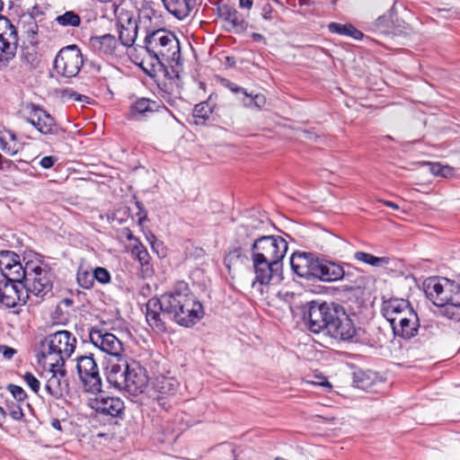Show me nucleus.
Returning <instances> with one entry per match:
<instances>
[{
	"mask_svg": "<svg viewBox=\"0 0 460 460\" xmlns=\"http://www.w3.org/2000/svg\"><path fill=\"white\" fill-rule=\"evenodd\" d=\"M146 309V319L149 326L162 332L167 330L164 318L190 328L199 322L205 314L202 304L184 281H178L171 291L161 295L160 297L148 299Z\"/></svg>",
	"mask_w": 460,
	"mask_h": 460,
	"instance_id": "obj_1",
	"label": "nucleus"
},
{
	"mask_svg": "<svg viewBox=\"0 0 460 460\" xmlns=\"http://www.w3.org/2000/svg\"><path fill=\"white\" fill-rule=\"evenodd\" d=\"M287 241L279 235H260L252 244L251 259L255 274L252 287L256 284L268 285L275 277H279L282 261L288 252Z\"/></svg>",
	"mask_w": 460,
	"mask_h": 460,
	"instance_id": "obj_2",
	"label": "nucleus"
},
{
	"mask_svg": "<svg viewBox=\"0 0 460 460\" xmlns=\"http://www.w3.org/2000/svg\"><path fill=\"white\" fill-rule=\"evenodd\" d=\"M145 49L149 57L155 61L152 63V71L155 73V66L168 75L165 62L178 61L181 58L180 43L177 37L171 31L159 29L147 32L145 40Z\"/></svg>",
	"mask_w": 460,
	"mask_h": 460,
	"instance_id": "obj_3",
	"label": "nucleus"
},
{
	"mask_svg": "<svg viewBox=\"0 0 460 460\" xmlns=\"http://www.w3.org/2000/svg\"><path fill=\"white\" fill-rule=\"evenodd\" d=\"M426 296L439 307L460 308V275L456 279L430 277L424 280Z\"/></svg>",
	"mask_w": 460,
	"mask_h": 460,
	"instance_id": "obj_4",
	"label": "nucleus"
},
{
	"mask_svg": "<svg viewBox=\"0 0 460 460\" xmlns=\"http://www.w3.org/2000/svg\"><path fill=\"white\" fill-rule=\"evenodd\" d=\"M41 355L46 363H58L64 366L76 347V338L68 331H57L49 334L40 342Z\"/></svg>",
	"mask_w": 460,
	"mask_h": 460,
	"instance_id": "obj_5",
	"label": "nucleus"
},
{
	"mask_svg": "<svg viewBox=\"0 0 460 460\" xmlns=\"http://www.w3.org/2000/svg\"><path fill=\"white\" fill-rule=\"evenodd\" d=\"M21 282L27 295L43 297L52 291L53 273L48 264L40 261H28L24 264Z\"/></svg>",
	"mask_w": 460,
	"mask_h": 460,
	"instance_id": "obj_6",
	"label": "nucleus"
},
{
	"mask_svg": "<svg viewBox=\"0 0 460 460\" xmlns=\"http://www.w3.org/2000/svg\"><path fill=\"white\" fill-rule=\"evenodd\" d=\"M339 305L335 303L308 302L303 306V322L311 332H326Z\"/></svg>",
	"mask_w": 460,
	"mask_h": 460,
	"instance_id": "obj_7",
	"label": "nucleus"
},
{
	"mask_svg": "<svg viewBox=\"0 0 460 460\" xmlns=\"http://www.w3.org/2000/svg\"><path fill=\"white\" fill-rule=\"evenodd\" d=\"M41 57L33 46L22 47L18 58L8 70V75L18 83H26L31 80L37 71L41 68Z\"/></svg>",
	"mask_w": 460,
	"mask_h": 460,
	"instance_id": "obj_8",
	"label": "nucleus"
},
{
	"mask_svg": "<svg viewBox=\"0 0 460 460\" xmlns=\"http://www.w3.org/2000/svg\"><path fill=\"white\" fill-rule=\"evenodd\" d=\"M84 65V58L78 46L73 44L62 48L54 60V69L65 78L75 77Z\"/></svg>",
	"mask_w": 460,
	"mask_h": 460,
	"instance_id": "obj_9",
	"label": "nucleus"
},
{
	"mask_svg": "<svg viewBox=\"0 0 460 460\" xmlns=\"http://www.w3.org/2000/svg\"><path fill=\"white\" fill-rule=\"evenodd\" d=\"M76 370L86 393L97 394L102 392V376L93 354L77 357Z\"/></svg>",
	"mask_w": 460,
	"mask_h": 460,
	"instance_id": "obj_10",
	"label": "nucleus"
},
{
	"mask_svg": "<svg viewBox=\"0 0 460 460\" xmlns=\"http://www.w3.org/2000/svg\"><path fill=\"white\" fill-rule=\"evenodd\" d=\"M18 32L11 21L0 14V67L7 66L15 57Z\"/></svg>",
	"mask_w": 460,
	"mask_h": 460,
	"instance_id": "obj_11",
	"label": "nucleus"
},
{
	"mask_svg": "<svg viewBox=\"0 0 460 460\" xmlns=\"http://www.w3.org/2000/svg\"><path fill=\"white\" fill-rule=\"evenodd\" d=\"M31 111L25 121L32 125L39 132L43 135L57 136L61 139L66 138V130L61 128L55 119L43 108L31 103Z\"/></svg>",
	"mask_w": 460,
	"mask_h": 460,
	"instance_id": "obj_12",
	"label": "nucleus"
},
{
	"mask_svg": "<svg viewBox=\"0 0 460 460\" xmlns=\"http://www.w3.org/2000/svg\"><path fill=\"white\" fill-rule=\"evenodd\" d=\"M49 367L50 376L47 379L44 391L53 399L60 400L68 394L69 384L66 378V370L65 365L58 363H47Z\"/></svg>",
	"mask_w": 460,
	"mask_h": 460,
	"instance_id": "obj_13",
	"label": "nucleus"
},
{
	"mask_svg": "<svg viewBox=\"0 0 460 460\" xmlns=\"http://www.w3.org/2000/svg\"><path fill=\"white\" fill-rule=\"evenodd\" d=\"M357 330L353 321L345 312L341 305H339L337 312L329 324L326 334L340 341H350L356 335Z\"/></svg>",
	"mask_w": 460,
	"mask_h": 460,
	"instance_id": "obj_14",
	"label": "nucleus"
},
{
	"mask_svg": "<svg viewBox=\"0 0 460 460\" xmlns=\"http://www.w3.org/2000/svg\"><path fill=\"white\" fill-rule=\"evenodd\" d=\"M382 313L392 327L403 320L418 315L410 302L402 298H391L385 301Z\"/></svg>",
	"mask_w": 460,
	"mask_h": 460,
	"instance_id": "obj_15",
	"label": "nucleus"
},
{
	"mask_svg": "<svg viewBox=\"0 0 460 460\" xmlns=\"http://www.w3.org/2000/svg\"><path fill=\"white\" fill-rule=\"evenodd\" d=\"M28 295L21 280L4 279L0 281V305L13 308L19 304H25Z\"/></svg>",
	"mask_w": 460,
	"mask_h": 460,
	"instance_id": "obj_16",
	"label": "nucleus"
},
{
	"mask_svg": "<svg viewBox=\"0 0 460 460\" xmlns=\"http://www.w3.org/2000/svg\"><path fill=\"white\" fill-rule=\"evenodd\" d=\"M319 261L320 258L312 252H295L290 258L294 273L307 280L314 279Z\"/></svg>",
	"mask_w": 460,
	"mask_h": 460,
	"instance_id": "obj_17",
	"label": "nucleus"
},
{
	"mask_svg": "<svg viewBox=\"0 0 460 460\" xmlns=\"http://www.w3.org/2000/svg\"><path fill=\"white\" fill-rule=\"evenodd\" d=\"M89 338L95 347L113 357L119 358L124 351L122 341L113 333L104 330L93 328L90 331Z\"/></svg>",
	"mask_w": 460,
	"mask_h": 460,
	"instance_id": "obj_18",
	"label": "nucleus"
},
{
	"mask_svg": "<svg viewBox=\"0 0 460 460\" xmlns=\"http://www.w3.org/2000/svg\"><path fill=\"white\" fill-rule=\"evenodd\" d=\"M163 111L172 115L171 111L167 109L162 102L140 97L129 106L128 119L137 121L145 120L150 114Z\"/></svg>",
	"mask_w": 460,
	"mask_h": 460,
	"instance_id": "obj_19",
	"label": "nucleus"
},
{
	"mask_svg": "<svg viewBox=\"0 0 460 460\" xmlns=\"http://www.w3.org/2000/svg\"><path fill=\"white\" fill-rule=\"evenodd\" d=\"M24 265L20 261V256L13 251L0 252V272L4 279L19 281L22 279Z\"/></svg>",
	"mask_w": 460,
	"mask_h": 460,
	"instance_id": "obj_20",
	"label": "nucleus"
},
{
	"mask_svg": "<svg viewBox=\"0 0 460 460\" xmlns=\"http://www.w3.org/2000/svg\"><path fill=\"white\" fill-rule=\"evenodd\" d=\"M218 15L226 22L225 28L227 31L243 33L246 31L248 23L235 8L224 4L218 8Z\"/></svg>",
	"mask_w": 460,
	"mask_h": 460,
	"instance_id": "obj_21",
	"label": "nucleus"
},
{
	"mask_svg": "<svg viewBox=\"0 0 460 460\" xmlns=\"http://www.w3.org/2000/svg\"><path fill=\"white\" fill-rule=\"evenodd\" d=\"M88 405L97 413L111 417L119 416L124 409L123 401L118 397L97 396L90 399Z\"/></svg>",
	"mask_w": 460,
	"mask_h": 460,
	"instance_id": "obj_22",
	"label": "nucleus"
},
{
	"mask_svg": "<svg viewBox=\"0 0 460 460\" xmlns=\"http://www.w3.org/2000/svg\"><path fill=\"white\" fill-rule=\"evenodd\" d=\"M343 267L332 261L320 259L314 279L323 282H334L349 277Z\"/></svg>",
	"mask_w": 460,
	"mask_h": 460,
	"instance_id": "obj_23",
	"label": "nucleus"
},
{
	"mask_svg": "<svg viewBox=\"0 0 460 460\" xmlns=\"http://www.w3.org/2000/svg\"><path fill=\"white\" fill-rule=\"evenodd\" d=\"M223 85L228 88L232 93L239 95L238 99L246 108H261L266 103V98L261 93H248L246 89L235 84L234 83L223 79Z\"/></svg>",
	"mask_w": 460,
	"mask_h": 460,
	"instance_id": "obj_24",
	"label": "nucleus"
},
{
	"mask_svg": "<svg viewBox=\"0 0 460 460\" xmlns=\"http://www.w3.org/2000/svg\"><path fill=\"white\" fill-rule=\"evenodd\" d=\"M19 28L24 37L22 47L33 46L38 49L39 47V26L35 18L31 15H22L19 21Z\"/></svg>",
	"mask_w": 460,
	"mask_h": 460,
	"instance_id": "obj_25",
	"label": "nucleus"
},
{
	"mask_svg": "<svg viewBox=\"0 0 460 460\" xmlns=\"http://www.w3.org/2000/svg\"><path fill=\"white\" fill-rule=\"evenodd\" d=\"M168 75L169 74L164 75V80L157 83V86L160 96L170 105H173L176 96L181 93V77L178 74L170 77Z\"/></svg>",
	"mask_w": 460,
	"mask_h": 460,
	"instance_id": "obj_26",
	"label": "nucleus"
},
{
	"mask_svg": "<svg viewBox=\"0 0 460 460\" xmlns=\"http://www.w3.org/2000/svg\"><path fill=\"white\" fill-rule=\"evenodd\" d=\"M89 44L97 55L110 57L114 55L118 41L114 35L108 33L102 36L91 37Z\"/></svg>",
	"mask_w": 460,
	"mask_h": 460,
	"instance_id": "obj_27",
	"label": "nucleus"
},
{
	"mask_svg": "<svg viewBox=\"0 0 460 460\" xmlns=\"http://www.w3.org/2000/svg\"><path fill=\"white\" fill-rule=\"evenodd\" d=\"M166 10L178 20L190 15L198 5V0H162Z\"/></svg>",
	"mask_w": 460,
	"mask_h": 460,
	"instance_id": "obj_28",
	"label": "nucleus"
},
{
	"mask_svg": "<svg viewBox=\"0 0 460 460\" xmlns=\"http://www.w3.org/2000/svg\"><path fill=\"white\" fill-rule=\"evenodd\" d=\"M128 363L122 364L114 363L107 367L106 378L107 381L115 388L119 390H126V376Z\"/></svg>",
	"mask_w": 460,
	"mask_h": 460,
	"instance_id": "obj_29",
	"label": "nucleus"
},
{
	"mask_svg": "<svg viewBox=\"0 0 460 460\" xmlns=\"http://www.w3.org/2000/svg\"><path fill=\"white\" fill-rule=\"evenodd\" d=\"M261 233L252 231L251 227L243 225L238 226L235 229L234 239L232 244L240 246L252 253V244L257 238H260Z\"/></svg>",
	"mask_w": 460,
	"mask_h": 460,
	"instance_id": "obj_30",
	"label": "nucleus"
},
{
	"mask_svg": "<svg viewBox=\"0 0 460 460\" xmlns=\"http://www.w3.org/2000/svg\"><path fill=\"white\" fill-rule=\"evenodd\" d=\"M419 328L420 319L418 315L403 320L392 327L395 336L405 340H410L415 337L418 334Z\"/></svg>",
	"mask_w": 460,
	"mask_h": 460,
	"instance_id": "obj_31",
	"label": "nucleus"
},
{
	"mask_svg": "<svg viewBox=\"0 0 460 460\" xmlns=\"http://www.w3.org/2000/svg\"><path fill=\"white\" fill-rule=\"evenodd\" d=\"M126 376V391L132 393L142 392L146 385V376L142 374V371L137 367H132L128 364Z\"/></svg>",
	"mask_w": 460,
	"mask_h": 460,
	"instance_id": "obj_32",
	"label": "nucleus"
},
{
	"mask_svg": "<svg viewBox=\"0 0 460 460\" xmlns=\"http://www.w3.org/2000/svg\"><path fill=\"white\" fill-rule=\"evenodd\" d=\"M131 254L138 261L139 264L141 265L143 276L145 278L152 276L153 266L150 262L151 256L141 242H137V244H133L131 248Z\"/></svg>",
	"mask_w": 460,
	"mask_h": 460,
	"instance_id": "obj_33",
	"label": "nucleus"
},
{
	"mask_svg": "<svg viewBox=\"0 0 460 460\" xmlns=\"http://www.w3.org/2000/svg\"><path fill=\"white\" fill-rule=\"evenodd\" d=\"M246 250L232 244L229 247L228 252L224 258V264L227 268L228 272H231L232 268L235 267L238 263H246L249 261L245 253Z\"/></svg>",
	"mask_w": 460,
	"mask_h": 460,
	"instance_id": "obj_34",
	"label": "nucleus"
},
{
	"mask_svg": "<svg viewBox=\"0 0 460 460\" xmlns=\"http://www.w3.org/2000/svg\"><path fill=\"white\" fill-rule=\"evenodd\" d=\"M217 94L210 93L207 101L196 104L193 109V116L204 121L208 120L217 106Z\"/></svg>",
	"mask_w": 460,
	"mask_h": 460,
	"instance_id": "obj_35",
	"label": "nucleus"
},
{
	"mask_svg": "<svg viewBox=\"0 0 460 460\" xmlns=\"http://www.w3.org/2000/svg\"><path fill=\"white\" fill-rule=\"evenodd\" d=\"M328 29L332 33L348 36L355 40H361L364 37L363 32L350 23L341 24L338 22H331L328 25Z\"/></svg>",
	"mask_w": 460,
	"mask_h": 460,
	"instance_id": "obj_36",
	"label": "nucleus"
},
{
	"mask_svg": "<svg viewBox=\"0 0 460 460\" xmlns=\"http://www.w3.org/2000/svg\"><path fill=\"white\" fill-rule=\"evenodd\" d=\"M155 387L163 395L173 394L178 388V382L173 377L162 376L155 379Z\"/></svg>",
	"mask_w": 460,
	"mask_h": 460,
	"instance_id": "obj_37",
	"label": "nucleus"
},
{
	"mask_svg": "<svg viewBox=\"0 0 460 460\" xmlns=\"http://www.w3.org/2000/svg\"><path fill=\"white\" fill-rule=\"evenodd\" d=\"M137 24L128 23V26L127 27L121 25L119 39L122 45L126 47L133 45L137 39Z\"/></svg>",
	"mask_w": 460,
	"mask_h": 460,
	"instance_id": "obj_38",
	"label": "nucleus"
},
{
	"mask_svg": "<svg viewBox=\"0 0 460 460\" xmlns=\"http://www.w3.org/2000/svg\"><path fill=\"white\" fill-rule=\"evenodd\" d=\"M354 258L358 261H362L366 264L375 267H379L387 264L389 261V259L386 257H376L371 253H367L365 252H356L354 253Z\"/></svg>",
	"mask_w": 460,
	"mask_h": 460,
	"instance_id": "obj_39",
	"label": "nucleus"
},
{
	"mask_svg": "<svg viewBox=\"0 0 460 460\" xmlns=\"http://www.w3.org/2000/svg\"><path fill=\"white\" fill-rule=\"evenodd\" d=\"M57 23L63 27H79L81 24L80 16L73 11H66L55 19Z\"/></svg>",
	"mask_w": 460,
	"mask_h": 460,
	"instance_id": "obj_40",
	"label": "nucleus"
},
{
	"mask_svg": "<svg viewBox=\"0 0 460 460\" xmlns=\"http://www.w3.org/2000/svg\"><path fill=\"white\" fill-rule=\"evenodd\" d=\"M429 172L435 176L450 178L455 174V169L449 165H444L440 163L427 162L425 164Z\"/></svg>",
	"mask_w": 460,
	"mask_h": 460,
	"instance_id": "obj_41",
	"label": "nucleus"
},
{
	"mask_svg": "<svg viewBox=\"0 0 460 460\" xmlns=\"http://www.w3.org/2000/svg\"><path fill=\"white\" fill-rule=\"evenodd\" d=\"M76 280L78 285L85 289H90L94 284L93 272L87 270L79 269L77 271Z\"/></svg>",
	"mask_w": 460,
	"mask_h": 460,
	"instance_id": "obj_42",
	"label": "nucleus"
},
{
	"mask_svg": "<svg viewBox=\"0 0 460 460\" xmlns=\"http://www.w3.org/2000/svg\"><path fill=\"white\" fill-rule=\"evenodd\" d=\"M93 280L98 281L100 284L105 285L111 282V277L109 270L102 267H96L93 270Z\"/></svg>",
	"mask_w": 460,
	"mask_h": 460,
	"instance_id": "obj_43",
	"label": "nucleus"
},
{
	"mask_svg": "<svg viewBox=\"0 0 460 460\" xmlns=\"http://www.w3.org/2000/svg\"><path fill=\"white\" fill-rule=\"evenodd\" d=\"M6 390L13 395V399L16 400L17 402H22L28 397L23 388L17 385L9 384L6 386Z\"/></svg>",
	"mask_w": 460,
	"mask_h": 460,
	"instance_id": "obj_44",
	"label": "nucleus"
},
{
	"mask_svg": "<svg viewBox=\"0 0 460 460\" xmlns=\"http://www.w3.org/2000/svg\"><path fill=\"white\" fill-rule=\"evenodd\" d=\"M23 380L34 394H39L40 382L32 373L26 372L23 375Z\"/></svg>",
	"mask_w": 460,
	"mask_h": 460,
	"instance_id": "obj_45",
	"label": "nucleus"
},
{
	"mask_svg": "<svg viewBox=\"0 0 460 460\" xmlns=\"http://www.w3.org/2000/svg\"><path fill=\"white\" fill-rule=\"evenodd\" d=\"M7 411L11 418L14 420H22L24 417L22 407L13 402L6 403Z\"/></svg>",
	"mask_w": 460,
	"mask_h": 460,
	"instance_id": "obj_46",
	"label": "nucleus"
},
{
	"mask_svg": "<svg viewBox=\"0 0 460 460\" xmlns=\"http://www.w3.org/2000/svg\"><path fill=\"white\" fill-rule=\"evenodd\" d=\"M135 199V205L137 208V212L136 213V216L137 217V224L139 226H142L143 223L147 219V211L146 210L144 205L142 202L137 199V198L134 196Z\"/></svg>",
	"mask_w": 460,
	"mask_h": 460,
	"instance_id": "obj_47",
	"label": "nucleus"
},
{
	"mask_svg": "<svg viewBox=\"0 0 460 460\" xmlns=\"http://www.w3.org/2000/svg\"><path fill=\"white\" fill-rule=\"evenodd\" d=\"M268 219H251L247 224H244L243 226L251 227L252 231H254L255 233H260L268 225Z\"/></svg>",
	"mask_w": 460,
	"mask_h": 460,
	"instance_id": "obj_48",
	"label": "nucleus"
},
{
	"mask_svg": "<svg viewBox=\"0 0 460 460\" xmlns=\"http://www.w3.org/2000/svg\"><path fill=\"white\" fill-rule=\"evenodd\" d=\"M16 353V349L6 345H0V354L3 355L4 358L10 360Z\"/></svg>",
	"mask_w": 460,
	"mask_h": 460,
	"instance_id": "obj_49",
	"label": "nucleus"
},
{
	"mask_svg": "<svg viewBox=\"0 0 460 460\" xmlns=\"http://www.w3.org/2000/svg\"><path fill=\"white\" fill-rule=\"evenodd\" d=\"M152 15H155L154 9L149 5L143 6L139 13V21L141 22L144 19L150 21Z\"/></svg>",
	"mask_w": 460,
	"mask_h": 460,
	"instance_id": "obj_50",
	"label": "nucleus"
},
{
	"mask_svg": "<svg viewBox=\"0 0 460 460\" xmlns=\"http://www.w3.org/2000/svg\"><path fill=\"white\" fill-rule=\"evenodd\" d=\"M58 161V158L52 155L49 156H44L40 161V164L44 169H49L51 168L55 163Z\"/></svg>",
	"mask_w": 460,
	"mask_h": 460,
	"instance_id": "obj_51",
	"label": "nucleus"
},
{
	"mask_svg": "<svg viewBox=\"0 0 460 460\" xmlns=\"http://www.w3.org/2000/svg\"><path fill=\"white\" fill-rule=\"evenodd\" d=\"M261 14L265 20L271 21L273 19V8L270 4H265L261 8Z\"/></svg>",
	"mask_w": 460,
	"mask_h": 460,
	"instance_id": "obj_52",
	"label": "nucleus"
},
{
	"mask_svg": "<svg viewBox=\"0 0 460 460\" xmlns=\"http://www.w3.org/2000/svg\"><path fill=\"white\" fill-rule=\"evenodd\" d=\"M365 374L362 372L354 374V382L358 388L366 389L367 387V383L363 378Z\"/></svg>",
	"mask_w": 460,
	"mask_h": 460,
	"instance_id": "obj_53",
	"label": "nucleus"
},
{
	"mask_svg": "<svg viewBox=\"0 0 460 460\" xmlns=\"http://www.w3.org/2000/svg\"><path fill=\"white\" fill-rule=\"evenodd\" d=\"M121 234L124 236L128 241H133L134 244H137V242H140L138 238H137L132 231L128 227H124L121 229Z\"/></svg>",
	"mask_w": 460,
	"mask_h": 460,
	"instance_id": "obj_54",
	"label": "nucleus"
},
{
	"mask_svg": "<svg viewBox=\"0 0 460 460\" xmlns=\"http://www.w3.org/2000/svg\"><path fill=\"white\" fill-rule=\"evenodd\" d=\"M66 93H67L69 94L70 98H72V99H74L75 101L84 102V101L88 99L87 96L80 94V93H78L76 92H74L72 90H66Z\"/></svg>",
	"mask_w": 460,
	"mask_h": 460,
	"instance_id": "obj_55",
	"label": "nucleus"
},
{
	"mask_svg": "<svg viewBox=\"0 0 460 460\" xmlns=\"http://www.w3.org/2000/svg\"><path fill=\"white\" fill-rule=\"evenodd\" d=\"M302 134H303V137L307 140H315L316 138L319 137L315 133H314L310 130H304L302 132Z\"/></svg>",
	"mask_w": 460,
	"mask_h": 460,
	"instance_id": "obj_56",
	"label": "nucleus"
},
{
	"mask_svg": "<svg viewBox=\"0 0 460 460\" xmlns=\"http://www.w3.org/2000/svg\"><path fill=\"white\" fill-rule=\"evenodd\" d=\"M0 145L3 151L6 152L9 155H15L16 151L11 149L9 146H7V143L4 141L2 138H0Z\"/></svg>",
	"mask_w": 460,
	"mask_h": 460,
	"instance_id": "obj_57",
	"label": "nucleus"
},
{
	"mask_svg": "<svg viewBox=\"0 0 460 460\" xmlns=\"http://www.w3.org/2000/svg\"><path fill=\"white\" fill-rule=\"evenodd\" d=\"M253 4V0H239V5L242 8L251 9Z\"/></svg>",
	"mask_w": 460,
	"mask_h": 460,
	"instance_id": "obj_58",
	"label": "nucleus"
},
{
	"mask_svg": "<svg viewBox=\"0 0 460 460\" xmlns=\"http://www.w3.org/2000/svg\"><path fill=\"white\" fill-rule=\"evenodd\" d=\"M251 37H252V39L254 41H258V42L262 41L263 43H266V42H265V38H264V37H263V35H262V34H261V33L253 32V33H252Z\"/></svg>",
	"mask_w": 460,
	"mask_h": 460,
	"instance_id": "obj_59",
	"label": "nucleus"
},
{
	"mask_svg": "<svg viewBox=\"0 0 460 460\" xmlns=\"http://www.w3.org/2000/svg\"><path fill=\"white\" fill-rule=\"evenodd\" d=\"M13 167H15L13 162L10 159L4 158V170H11Z\"/></svg>",
	"mask_w": 460,
	"mask_h": 460,
	"instance_id": "obj_60",
	"label": "nucleus"
},
{
	"mask_svg": "<svg viewBox=\"0 0 460 460\" xmlns=\"http://www.w3.org/2000/svg\"><path fill=\"white\" fill-rule=\"evenodd\" d=\"M51 426L57 429V430H59L61 431L62 430V428H61V423L59 421V420L58 419H53L52 421H51Z\"/></svg>",
	"mask_w": 460,
	"mask_h": 460,
	"instance_id": "obj_61",
	"label": "nucleus"
},
{
	"mask_svg": "<svg viewBox=\"0 0 460 460\" xmlns=\"http://www.w3.org/2000/svg\"><path fill=\"white\" fill-rule=\"evenodd\" d=\"M383 202H384V204H385L386 207H389V208H393V209H399V206H398L396 203L393 202V201H390V200H385V201H383Z\"/></svg>",
	"mask_w": 460,
	"mask_h": 460,
	"instance_id": "obj_62",
	"label": "nucleus"
},
{
	"mask_svg": "<svg viewBox=\"0 0 460 460\" xmlns=\"http://www.w3.org/2000/svg\"><path fill=\"white\" fill-rule=\"evenodd\" d=\"M6 414V411L2 406H0V418L3 420L5 419Z\"/></svg>",
	"mask_w": 460,
	"mask_h": 460,
	"instance_id": "obj_63",
	"label": "nucleus"
},
{
	"mask_svg": "<svg viewBox=\"0 0 460 460\" xmlns=\"http://www.w3.org/2000/svg\"><path fill=\"white\" fill-rule=\"evenodd\" d=\"M4 156L0 153V170H4Z\"/></svg>",
	"mask_w": 460,
	"mask_h": 460,
	"instance_id": "obj_64",
	"label": "nucleus"
}]
</instances>
